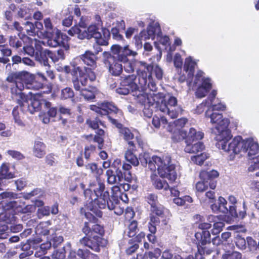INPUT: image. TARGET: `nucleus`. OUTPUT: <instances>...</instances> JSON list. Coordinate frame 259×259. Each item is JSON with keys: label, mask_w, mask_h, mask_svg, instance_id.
<instances>
[{"label": "nucleus", "mask_w": 259, "mask_h": 259, "mask_svg": "<svg viewBox=\"0 0 259 259\" xmlns=\"http://www.w3.org/2000/svg\"><path fill=\"white\" fill-rule=\"evenodd\" d=\"M6 80L13 83L10 89L12 100L22 107L28 99L27 95L23 93L24 90H38L42 89L47 79L42 73L38 72L34 76L27 71H23L10 72Z\"/></svg>", "instance_id": "nucleus-1"}, {"label": "nucleus", "mask_w": 259, "mask_h": 259, "mask_svg": "<svg viewBox=\"0 0 259 259\" xmlns=\"http://www.w3.org/2000/svg\"><path fill=\"white\" fill-rule=\"evenodd\" d=\"M98 188L94 192L96 198L87 203L85 207L88 210L94 212L98 218H102L103 212L101 209H105L106 207L109 210H114V212L117 215H121L124 212V208L117 206L119 203L118 199L112 197L109 200V192L105 191V185L102 182L98 183Z\"/></svg>", "instance_id": "nucleus-2"}, {"label": "nucleus", "mask_w": 259, "mask_h": 259, "mask_svg": "<svg viewBox=\"0 0 259 259\" xmlns=\"http://www.w3.org/2000/svg\"><path fill=\"white\" fill-rule=\"evenodd\" d=\"M259 151L258 144L252 139L242 140L241 137H235L232 141L229 143L228 147V153L230 154V159L233 160L234 156L240 152L247 153L249 159H251V164L248 167L249 171L259 170V155L255 157L252 156L255 155ZM256 177H259V171L255 174Z\"/></svg>", "instance_id": "nucleus-3"}, {"label": "nucleus", "mask_w": 259, "mask_h": 259, "mask_svg": "<svg viewBox=\"0 0 259 259\" xmlns=\"http://www.w3.org/2000/svg\"><path fill=\"white\" fill-rule=\"evenodd\" d=\"M137 53L130 49L128 46L121 47L113 45L111 47V52H104V63L108 69L109 72L114 76H119L123 71L121 62L128 60V56H135Z\"/></svg>", "instance_id": "nucleus-4"}, {"label": "nucleus", "mask_w": 259, "mask_h": 259, "mask_svg": "<svg viewBox=\"0 0 259 259\" xmlns=\"http://www.w3.org/2000/svg\"><path fill=\"white\" fill-rule=\"evenodd\" d=\"M85 235L79 240V243L84 246L88 247L96 252H100V248L105 247L108 241L103 238L105 235L104 226L94 223L91 225L89 222H84L81 229Z\"/></svg>", "instance_id": "nucleus-5"}, {"label": "nucleus", "mask_w": 259, "mask_h": 259, "mask_svg": "<svg viewBox=\"0 0 259 259\" xmlns=\"http://www.w3.org/2000/svg\"><path fill=\"white\" fill-rule=\"evenodd\" d=\"M149 168L154 171L157 169L160 177L166 178L170 182H175L177 178L176 164L169 155L162 157L153 155L149 161Z\"/></svg>", "instance_id": "nucleus-6"}, {"label": "nucleus", "mask_w": 259, "mask_h": 259, "mask_svg": "<svg viewBox=\"0 0 259 259\" xmlns=\"http://www.w3.org/2000/svg\"><path fill=\"white\" fill-rule=\"evenodd\" d=\"M205 116L210 118L212 124H217L214 127L211 128L212 133L216 135V146L219 149L227 151V118H224L222 114L217 112H212L209 114L208 111L205 112Z\"/></svg>", "instance_id": "nucleus-7"}, {"label": "nucleus", "mask_w": 259, "mask_h": 259, "mask_svg": "<svg viewBox=\"0 0 259 259\" xmlns=\"http://www.w3.org/2000/svg\"><path fill=\"white\" fill-rule=\"evenodd\" d=\"M64 69L66 73H70L72 75V82L76 91L80 90V84L83 87L86 86L88 84V79L91 82H93L96 79L95 72L92 69L86 67L82 68L74 64L72 65V69L68 66H65Z\"/></svg>", "instance_id": "nucleus-8"}, {"label": "nucleus", "mask_w": 259, "mask_h": 259, "mask_svg": "<svg viewBox=\"0 0 259 259\" xmlns=\"http://www.w3.org/2000/svg\"><path fill=\"white\" fill-rule=\"evenodd\" d=\"M4 212L0 213V231H7L8 224H14L16 222V214L23 213V207L16 201L2 203Z\"/></svg>", "instance_id": "nucleus-9"}, {"label": "nucleus", "mask_w": 259, "mask_h": 259, "mask_svg": "<svg viewBox=\"0 0 259 259\" xmlns=\"http://www.w3.org/2000/svg\"><path fill=\"white\" fill-rule=\"evenodd\" d=\"M177 99L172 96H164L155 103L156 110H159L164 114H167L171 118L178 117L181 111L180 107L178 106Z\"/></svg>", "instance_id": "nucleus-10"}, {"label": "nucleus", "mask_w": 259, "mask_h": 259, "mask_svg": "<svg viewBox=\"0 0 259 259\" xmlns=\"http://www.w3.org/2000/svg\"><path fill=\"white\" fill-rule=\"evenodd\" d=\"M204 134L202 132H197L194 127H191L185 141L186 146L184 151L188 153H197L205 149L204 144L199 141L203 139Z\"/></svg>", "instance_id": "nucleus-11"}, {"label": "nucleus", "mask_w": 259, "mask_h": 259, "mask_svg": "<svg viewBox=\"0 0 259 259\" xmlns=\"http://www.w3.org/2000/svg\"><path fill=\"white\" fill-rule=\"evenodd\" d=\"M127 147L124 153L125 160L131 163L134 166L139 164V160L135 154L139 148L144 149V142L141 135L138 133L134 137V139L126 142Z\"/></svg>", "instance_id": "nucleus-12"}, {"label": "nucleus", "mask_w": 259, "mask_h": 259, "mask_svg": "<svg viewBox=\"0 0 259 259\" xmlns=\"http://www.w3.org/2000/svg\"><path fill=\"white\" fill-rule=\"evenodd\" d=\"M149 214V222L148 227L150 232L155 233L157 231L156 226L160 223V219H162V224L166 225L167 220L165 218V213L168 210L162 204H159L153 207H150Z\"/></svg>", "instance_id": "nucleus-13"}, {"label": "nucleus", "mask_w": 259, "mask_h": 259, "mask_svg": "<svg viewBox=\"0 0 259 259\" xmlns=\"http://www.w3.org/2000/svg\"><path fill=\"white\" fill-rule=\"evenodd\" d=\"M228 223L243 219L246 215L245 204H241L233 195L228 198Z\"/></svg>", "instance_id": "nucleus-14"}, {"label": "nucleus", "mask_w": 259, "mask_h": 259, "mask_svg": "<svg viewBox=\"0 0 259 259\" xmlns=\"http://www.w3.org/2000/svg\"><path fill=\"white\" fill-rule=\"evenodd\" d=\"M219 174L215 170L207 171L202 170L199 174L200 181L196 184V189L197 191L203 192L208 189V187L210 189L214 190L217 186L215 178H218Z\"/></svg>", "instance_id": "nucleus-15"}, {"label": "nucleus", "mask_w": 259, "mask_h": 259, "mask_svg": "<svg viewBox=\"0 0 259 259\" xmlns=\"http://www.w3.org/2000/svg\"><path fill=\"white\" fill-rule=\"evenodd\" d=\"M137 76L130 74L120 78L119 86L116 89V92L121 95H127L131 92H133L141 88L136 83Z\"/></svg>", "instance_id": "nucleus-16"}, {"label": "nucleus", "mask_w": 259, "mask_h": 259, "mask_svg": "<svg viewBox=\"0 0 259 259\" xmlns=\"http://www.w3.org/2000/svg\"><path fill=\"white\" fill-rule=\"evenodd\" d=\"M102 34L99 31V26L97 24H91L87 29V33H84L81 36L90 39L94 38L97 42L101 45H108V40L110 37L109 30L104 28Z\"/></svg>", "instance_id": "nucleus-17"}, {"label": "nucleus", "mask_w": 259, "mask_h": 259, "mask_svg": "<svg viewBox=\"0 0 259 259\" xmlns=\"http://www.w3.org/2000/svg\"><path fill=\"white\" fill-rule=\"evenodd\" d=\"M125 120L124 114L122 110L118 113L116 117H109V122L114 125L119 130V133L122 137L126 142L134 139L135 136L131 130L123 126L122 123Z\"/></svg>", "instance_id": "nucleus-18"}, {"label": "nucleus", "mask_w": 259, "mask_h": 259, "mask_svg": "<svg viewBox=\"0 0 259 259\" xmlns=\"http://www.w3.org/2000/svg\"><path fill=\"white\" fill-rule=\"evenodd\" d=\"M90 109L102 116H107L108 119L109 117H116L121 110L113 102L105 101L98 103V106L91 105Z\"/></svg>", "instance_id": "nucleus-19"}, {"label": "nucleus", "mask_w": 259, "mask_h": 259, "mask_svg": "<svg viewBox=\"0 0 259 259\" xmlns=\"http://www.w3.org/2000/svg\"><path fill=\"white\" fill-rule=\"evenodd\" d=\"M195 238L197 250L199 252L203 253V254L209 255L214 251L213 249L206 246L211 243V235L208 231L196 232Z\"/></svg>", "instance_id": "nucleus-20"}, {"label": "nucleus", "mask_w": 259, "mask_h": 259, "mask_svg": "<svg viewBox=\"0 0 259 259\" xmlns=\"http://www.w3.org/2000/svg\"><path fill=\"white\" fill-rule=\"evenodd\" d=\"M137 73L139 76V84L141 89L146 88L147 77H151L153 65L146 62L139 61L136 64Z\"/></svg>", "instance_id": "nucleus-21"}, {"label": "nucleus", "mask_w": 259, "mask_h": 259, "mask_svg": "<svg viewBox=\"0 0 259 259\" xmlns=\"http://www.w3.org/2000/svg\"><path fill=\"white\" fill-rule=\"evenodd\" d=\"M122 162L120 159L116 158L111 164V167L114 168L115 171L111 169H108L106 172L107 181L109 184L114 185L121 182L123 178V174L121 171Z\"/></svg>", "instance_id": "nucleus-22"}, {"label": "nucleus", "mask_w": 259, "mask_h": 259, "mask_svg": "<svg viewBox=\"0 0 259 259\" xmlns=\"http://www.w3.org/2000/svg\"><path fill=\"white\" fill-rule=\"evenodd\" d=\"M80 59L84 64L90 67L94 71V69L97 66V57L96 54L91 51H86L83 54L80 56Z\"/></svg>", "instance_id": "nucleus-23"}, {"label": "nucleus", "mask_w": 259, "mask_h": 259, "mask_svg": "<svg viewBox=\"0 0 259 259\" xmlns=\"http://www.w3.org/2000/svg\"><path fill=\"white\" fill-rule=\"evenodd\" d=\"M48 54V50H44L41 45L38 46L36 48V54L34 58L35 60L40 64L46 67L50 68L51 66L49 63Z\"/></svg>", "instance_id": "nucleus-24"}, {"label": "nucleus", "mask_w": 259, "mask_h": 259, "mask_svg": "<svg viewBox=\"0 0 259 259\" xmlns=\"http://www.w3.org/2000/svg\"><path fill=\"white\" fill-rule=\"evenodd\" d=\"M150 179L152 185L156 189L158 190L162 189L167 190L169 189V186L167 181L165 180H161L155 173L151 175Z\"/></svg>", "instance_id": "nucleus-25"}, {"label": "nucleus", "mask_w": 259, "mask_h": 259, "mask_svg": "<svg viewBox=\"0 0 259 259\" xmlns=\"http://www.w3.org/2000/svg\"><path fill=\"white\" fill-rule=\"evenodd\" d=\"M42 102H44L45 109L48 110L47 115L49 117L44 115L42 117V121L44 123H48L50 121V117H55L56 116L57 108L56 107H52V103L46 100H43Z\"/></svg>", "instance_id": "nucleus-26"}, {"label": "nucleus", "mask_w": 259, "mask_h": 259, "mask_svg": "<svg viewBox=\"0 0 259 259\" xmlns=\"http://www.w3.org/2000/svg\"><path fill=\"white\" fill-rule=\"evenodd\" d=\"M227 201L223 197H219L218 204L213 203L211 205L210 207L213 212L215 213H222L223 216L227 217Z\"/></svg>", "instance_id": "nucleus-27"}, {"label": "nucleus", "mask_w": 259, "mask_h": 259, "mask_svg": "<svg viewBox=\"0 0 259 259\" xmlns=\"http://www.w3.org/2000/svg\"><path fill=\"white\" fill-rule=\"evenodd\" d=\"M46 146L44 143L40 141H35L32 148L33 155L38 158H43L46 154Z\"/></svg>", "instance_id": "nucleus-28"}, {"label": "nucleus", "mask_w": 259, "mask_h": 259, "mask_svg": "<svg viewBox=\"0 0 259 259\" xmlns=\"http://www.w3.org/2000/svg\"><path fill=\"white\" fill-rule=\"evenodd\" d=\"M80 91V95L84 99L89 102H93L96 98V95L98 94V91L97 88L93 87L90 89H84L79 90Z\"/></svg>", "instance_id": "nucleus-29"}, {"label": "nucleus", "mask_w": 259, "mask_h": 259, "mask_svg": "<svg viewBox=\"0 0 259 259\" xmlns=\"http://www.w3.org/2000/svg\"><path fill=\"white\" fill-rule=\"evenodd\" d=\"M85 168L90 170L91 174L95 177L97 180H100V177L103 174V169L94 162L85 165Z\"/></svg>", "instance_id": "nucleus-30"}, {"label": "nucleus", "mask_w": 259, "mask_h": 259, "mask_svg": "<svg viewBox=\"0 0 259 259\" xmlns=\"http://www.w3.org/2000/svg\"><path fill=\"white\" fill-rule=\"evenodd\" d=\"M60 30L56 29L52 32L48 33L47 34L48 45L52 47H57L59 46L58 39L59 37Z\"/></svg>", "instance_id": "nucleus-31"}, {"label": "nucleus", "mask_w": 259, "mask_h": 259, "mask_svg": "<svg viewBox=\"0 0 259 259\" xmlns=\"http://www.w3.org/2000/svg\"><path fill=\"white\" fill-rule=\"evenodd\" d=\"M25 103H27V111H29L31 114H33L35 112L39 111L41 109L42 103L39 100L37 99H31L30 103H28L27 101ZM25 103L24 104V105H25ZM24 106H23L21 107Z\"/></svg>", "instance_id": "nucleus-32"}, {"label": "nucleus", "mask_w": 259, "mask_h": 259, "mask_svg": "<svg viewBox=\"0 0 259 259\" xmlns=\"http://www.w3.org/2000/svg\"><path fill=\"white\" fill-rule=\"evenodd\" d=\"M68 33L70 36L77 35V37L80 39H84L86 37H81L84 33H87V29L81 28L77 25H74L68 31Z\"/></svg>", "instance_id": "nucleus-33"}, {"label": "nucleus", "mask_w": 259, "mask_h": 259, "mask_svg": "<svg viewBox=\"0 0 259 259\" xmlns=\"http://www.w3.org/2000/svg\"><path fill=\"white\" fill-rule=\"evenodd\" d=\"M105 131L103 129H98L96 132V135L94 136L93 140L95 142L98 143V148L101 150L104 146V137L105 136Z\"/></svg>", "instance_id": "nucleus-34"}, {"label": "nucleus", "mask_w": 259, "mask_h": 259, "mask_svg": "<svg viewBox=\"0 0 259 259\" xmlns=\"http://www.w3.org/2000/svg\"><path fill=\"white\" fill-rule=\"evenodd\" d=\"M138 223L136 220H132L129 222L127 226L126 235L130 237H133L136 236L138 231Z\"/></svg>", "instance_id": "nucleus-35"}, {"label": "nucleus", "mask_w": 259, "mask_h": 259, "mask_svg": "<svg viewBox=\"0 0 259 259\" xmlns=\"http://www.w3.org/2000/svg\"><path fill=\"white\" fill-rule=\"evenodd\" d=\"M188 134L186 131L182 130H175L172 134L171 139L174 142L177 143L183 141H186Z\"/></svg>", "instance_id": "nucleus-36"}, {"label": "nucleus", "mask_w": 259, "mask_h": 259, "mask_svg": "<svg viewBox=\"0 0 259 259\" xmlns=\"http://www.w3.org/2000/svg\"><path fill=\"white\" fill-rule=\"evenodd\" d=\"M9 42L11 47L17 49L22 47L24 41L22 38L15 35L10 37Z\"/></svg>", "instance_id": "nucleus-37"}, {"label": "nucleus", "mask_w": 259, "mask_h": 259, "mask_svg": "<svg viewBox=\"0 0 259 259\" xmlns=\"http://www.w3.org/2000/svg\"><path fill=\"white\" fill-rule=\"evenodd\" d=\"M51 247V242H47L40 244L37 250L35 252L34 256L39 257L47 253V250Z\"/></svg>", "instance_id": "nucleus-38"}, {"label": "nucleus", "mask_w": 259, "mask_h": 259, "mask_svg": "<svg viewBox=\"0 0 259 259\" xmlns=\"http://www.w3.org/2000/svg\"><path fill=\"white\" fill-rule=\"evenodd\" d=\"M9 167L6 163H3L0 167V178L3 179H12L14 174L10 172Z\"/></svg>", "instance_id": "nucleus-39"}, {"label": "nucleus", "mask_w": 259, "mask_h": 259, "mask_svg": "<svg viewBox=\"0 0 259 259\" xmlns=\"http://www.w3.org/2000/svg\"><path fill=\"white\" fill-rule=\"evenodd\" d=\"M196 65L191 57H189L185 59L184 65V70L186 71H189V73L193 74L195 71V67Z\"/></svg>", "instance_id": "nucleus-40"}, {"label": "nucleus", "mask_w": 259, "mask_h": 259, "mask_svg": "<svg viewBox=\"0 0 259 259\" xmlns=\"http://www.w3.org/2000/svg\"><path fill=\"white\" fill-rule=\"evenodd\" d=\"M157 29H160L159 26H156L153 24L149 25L147 27V30H145V39L154 38Z\"/></svg>", "instance_id": "nucleus-41"}, {"label": "nucleus", "mask_w": 259, "mask_h": 259, "mask_svg": "<svg viewBox=\"0 0 259 259\" xmlns=\"http://www.w3.org/2000/svg\"><path fill=\"white\" fill-rule=\"evenodd\" d=\"M60 38L58 39L59 47L63 48L65 50H68L69 49V45L68 44V41L69 38L65 33L61 32L60 31L59 34Z\"/></svg>", "instance_id": "nucleus-42"}, {"label": "nucleus", "mask_w": 259, "mask_h": 259, "mask_svg": "<svg viewBox=\"0 0 259 259\" xmlns=\"http://www.w3.org/2000/svg\"><path fill=\"white\" fill-rule=\"evenodd\" d=\"M209 157L207 154L205 153H202L200 154L193 156L191 157V160L195 164L201 165L204 163V161Z\"/></svg>", "instance_id": "nucleus-43"}, {"label": "nucleus", "mask_w": 259, "mask_h": 259, "mask_svg": "<svg viewBox=\"0 0 259 259\" xmlns=\"http://www.w3.org/2000/svg\"><path fill=\"white\" fill-rule=\"evenodd\" d=\"M74 97L73 90L69 87H66L61 90L60 98L61 99L66 100L72 99Z\"/></svg>", "instance_id": "nucleus-44"}, {"label": "nucleus", "mask_w": 259, "mask_h": 259, "mask_svg": "<svg viewBox=\"0 0 259 259\" xmlns=\"http://www.w3.org/2000/svg\"><path fill=\"white\" fill-rule=\"evenodd\" d=\"M40 44H35L34 47L32 45H26L23 47V52L25 54H27L31 57H35L36 54V48Z\"/></svg>", "instance_id": "nucleus-45"}, {"label": "nucleus", "mask_w": 259, "mask_h": 259, "mask_svg": "<svg viewBox=\"0 0 259 259\" xmlns=\"http://www.w3.org/2000/svg\"><path fill=\"white\" fill-rule=\"evenodd\" d=\"M12 113L13 117V119L14 120V122L16 123L18 126L22 127L25 126V124L21 119L20 116L19 115L18 106H16L14 108Z\"/></svg>", "instance_id": "nucleus-46"}, {"label": "nucleus", "mask_w": 259, "mask_h": 259, "mask_svg": "<svg viewBox=\"0 0 259 259\" xmlns=\"http://www.w3.org/2000/svg\"><path fill=\"white\" fill-rule=\"evenodd\" d=\"M145 198L147 202L150 205V207H153L160 204L158 201V196L155 194H148Z\"/></svg>", "instance_id": "nucleus-47"}, {"label": "nucleus", "mask_w": 259, "mask_h": 259, "mask_svg": "<svg viewBox=\"0 0 259 259\" xmlns=\"http://www.w3.org/2000/svg\"><path fill=\"white\" fill-rule=\"evenodd\" d=\"M135 216V212L134 208L131 206L127 207L124 214V222H130L132 221Z\"/></svg>", "instance_id": "nucleus-48"}, {"label": "nucleus", "mask_w": 259, "mask_h": 259, "mask_svg": "<svg viewBox=\"0 0 259 259\" xmlns=\"http://www.w3.org/2000/svg\"><path fill=\"white\" fill-rule=\"evenodd\" d=\"M128 247L126 249L125 252L128 255L134 253L139 247V245L134 241V239H130L128 242Z\"/></svg>", "instance_id": "nucleus-49"}, {"label": "nucleus", "mask_w": 259, "mask_h": 259, "mask_svg": "<svg viewBox=\"0 0 259 259\" xmlns=\"http://www.w3.org/2000/svg\"><path fill=\"white\" fill-rule=\"evenodd\" d=\"M69 189L70 191L73 192L76 190L79 183H80V178L70 177L68 180Z\"/></svg>", "instance_id": "nucleus-50"}, {"label": "nucleus", "mask_w": 259, "mask_h": 259, "mask_svg": "<svg viewBox=\"0 0 259 259\" xmlns=\"http://www.w3.org/2000/svg\"><path fill=\"white\" fill-rule=\"evenodd\" d=\"M145 29L142 30L139 35H135L134 39L135 41V45L137 48H141L142 47V40H145Z\"/></svg>", "instance_id": "nucleus-51"}, {"label": "nucleus", "mask_w": 259, "mask_h": 259, "mask_svg": "<svg viewBox=\"0 0 259 259\" xmlns=\"http://www.w3.org/2000/svg\"><path fill=\"white\" fill-rule=\"evenodd\" d=\"M80 212L81 213H84L85 217L88 220V222H89V224L91 223H97L98 222L99 220L98 218L90 212H85V209L83 207L80 208Z\"/></svg>", "instance_id": "nucleus-52"}, {"label": "nucleus", "mask_w": 259, "mask_h": 259, "mask_svg": "<svg viewBox=\"0 0 259 259\" xmlns=\"http://www.w3.org/2000/svg\"><path fill=\"white\" fill-rule=\"evenodd\" d=\"M96 147L93 145L86 146L84 147V156L86 160H89L91 156L96 151Z\"/></svg>", "instance_id": "nucleus-53"}, {"label": "nucleus", "mask_w": 259, "mask_h": 259, "mask_svg": "<svg viewBox=\"0 0 259 259\" xmlns=\"http://www.w3.org/2000/svg\"><path fill=\"white\" fill-rule=\"evenodd\" d=\"M196 219H199L201 222L198 225V228L202 231H208L207 230L211 227V224L208 223L202 222L203 221V217L200 215L197 214L196 215Z\"/></svg>", "instance_id": "nucleus-54"}, {"label": "nucleus", "mask_w": 259, "mask_h": 259, "mask_svg": "<svg viewBox=\"0 0 259 259\" xmlns=\"http://www.w3.org/2000/svg\"><path fill=\"white\" fill-rule=\"evenodd\" d=\"M227 241V232H224L222 234L221 238L219 236H216L212 238V244L215 246H218L223 244L224 241Z\"/></svg>", "instance_id": "nucleus-55"}, {"label": "nucleus", "mask_w": 259, "mask_h": 259, "mask_svg": "<svg viewBox=\"0 0 259 259\" xmlns=\"http://www.w3.org/2000/svg\"><path fill=\"white\" fill-rule=\"evenodd\" d=\"M116 185L113 186L112 187V194L111 196L109 195V200H111L112 199V197H115V198L118 199V197L121 195L122 193L121 192L120 186L118 185V184L120 185V186H121V184H120V182H119L118 184H116Z\"/></svg>", "instance_id": "nucleus-56"}, {"label": "nucleus", "mask_w": 259, "mask_h": 259, "mask_svg": "<svg viewBox=\"0 0 259 259\" xmlns=\"http://www.w3.org/2000/svg\"><path fill=\"white\" fill-rule=\"evenodd\" d=\"M224 226L225 224L222 222H218L214 223L213 229L211 230L212 234L213 235L219 234L222 231V229Z\"/></svg>", "instance_id": "nucleus-57"}, {"label": "nucleus", "mask_w": 259, "mask_h": 259, "mask_svg": "<svg viewBox=\"0 0 259 259\" xmlns=\"http://www.w3.org/2000/svg\"><path fill=\"white\" fill-rule=\"evenodd\" d=\"M86 123L90 128H92L93 130H97V131L98 129H100L99 128V118L98 117H96L95 120L88 119L86 121Z\"/></svg>", "instance_id": "nucleus-58"}, {"label": "nucleus", "mask_w": 259, "mask_h": 259, "mask_svg": "<svg viewBox=\"0 0 259 259\" xmlns=\"http://www.w3.org/2000/svg\"><path fill=\"white\" fill-rule=\"evenodd\" d=\"M46 163L49 166H53L56 163L55 155L54 153H49L47 155L45 159Z\"/></svg>", "instance_id": "nucleus-59"}, {"label": "nucleus", "mask_w": 259, "mask_h": 259, "mask_svg": "<svg viewBox=\"0 0 259 259\" xmlns=\"http://www.w3.org/2000/svg\"><path fill=\"white\" fill-rule=\"evenodd\" d=\"M7 152L9 155L17 160H22L25 158L24 155L19 151L9 150Z\"/></svg>", "instance_id": "nucleus-60"}, {"label": "nucleus", "mask_w": 259, "mask_h": 259, "mask_svg": "<svg viewBox=\"0 0 259 259\" xmlns=\"http://www.w3.org/2000/svg\"><path fill=\"white\" fill-rule=\"evenodd\" d=\"M235 244L236 246L241 249H245L246 247V241L245 239L241 237H237L236 239Z\"/></svg>", "instance_id": "nucleus-61"}, {"label": "nucleus", "mask_w": 259, "mask_h": 259, "mask_svg": "<svg viewBox=\"0 0 259 259\" xmlns=\"http://www.w3.org/2000/svg\"><path fill=\"white\" fill-rule=\"evenodd\" d=\"M0 51L3 56V57L8 58L12 55V50L6 45H0Z\"/></svg>", "instance_id": "nucleus-62"}, {"label": "nucleus", "mask_w": 259, "mask_h": 259, "mask_svg": "<svg viewBox=\"0 0 259 259\" xmlns=\"http://www.w3.org/2000/svg\"><path fill=\"white\" fill-rule=\"evenodd\" d=\"M111 33L113 38L117 40H121L123 39V36L119 33V29L116 27L111 28Z\"/></svg>", "instance_id": "nucleus-63"}, {"label": "nucleus", "mask_w": 259, "mask_h": 259, "mask_svg": "<svg viewBox=\"0 0 259 259\" xmlns=\"http://www.w3.org/2000/svg\"><path fill=\"white\" fill-rule=\"evenodd\" d=\"M200 86L209 92L212 88V84L210 82V79L208 78H203L202 83Z\"/></svg>", "instance_id": "nucleus-64"}]
</instances>
